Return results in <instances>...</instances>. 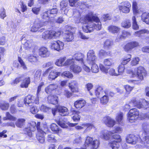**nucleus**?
<instances>
[{
	"mask_svg": "<svg viewBox=\"0 0 149 149\" xmlns=\"http://www.w3.org/2000/svg\"><path fill=\"white\" fill-rule=\"evenodd\" d=\"M108 73L111 76H118L119 75L118 73L116 72L115 70L113 68H109Z\"/></svg>",
	"mask_w": 149,
	"mask_h": 149,
	"instance_id": "obj_63",
	"label": "nucleus"
},
{
	"mask_svg": "<svg viewBox=\"0 0 149 149\" xmlns=\"http://www.w3.org/2000/svg\"><path fill=\"white\" fill-rule=\"evenodd\" d=\"M132 56L130 54H127L122 58L120 61V64L123 65H126L130 61Z\"/></svg>",
	"mask_w": 149,
	"mask_h": 149,
	"instance_id": "obj_28",
	"label": "nucleus"
},
{
	"mask_svg": "<svg viewBox=\"0 0 149 149\" xmlns=\"http://www.w3.org/2000/svg\"><path fill=\"white\" fill-rule=\"evenodd\" d=\"M118 71L119 75L122 74L124 71L125 67L124 66L121 64L120 65L118 68Z\"/></svg>",
	"mask_w": 149,
	"mask_h": 149,
	"instance_id": "obj_61",
	"label": "nucleus"
},
{
	"mask_svg": "<svg viewBox=\"0 0 149 149\" xmlns=\"http://www.w3.org/2000/svg\"><path fill=\"white\" fill-rule=\"evenodd\" d=\"M59 114L62 116L67 115L68 114V109L64 107L58 105L57 107Z\"/></svg>",
	"mask_w": 149,
	"mask_h": 149,
	"instance_id": "obj_18",
	"label": "nucleus"
},
{
	"mask_svg": "<svg viewBox=\"0 0 149 149\" xmlns=\"http://www.w3.org/2000/svg\"><path fill=\"white\" fill-rule=\"evenodd\" d=\"M144 33L149 34V31L146 29L142 30L136 32L134 33V35L136 36L140 37Z\"/></svg>",
	"mask_w": 149,
	"mask_h": 149,
	"instance_id": "obj_42",
	"label": "nucleus"
},
{
	"mask_svg": "<svg viewBox=\"0 0 149 149\" xmlns=\"http://www.w3.org/2000/svg\"><path fill=\"white\" fill-rule=\"evenodd\" d=\"M142 128L145 133L147 134L149 133V125L148 124L143 123L142 125Z\"/></svg>",
	"mask_w": 149,
	"mask_h": 149,
	"instance_id": "obj_57",
	"label": "nucleus"
},
{
	"mask_svg": "<svg viewBox=\"0 0 149 149\" xmlns=\"http://www.w3.org/2000/svg\"><path fill=\"white\" fill-rule=\"evenodd\" d=\"M6 117H4L3 118V119L4 120H6L7 119V118L8 119L13 120L15 121L16 120V118L12 116L9 112H7L6 113Z\"/></svg>",
	"mask_w": 149,
	"mask_h": 149,
	"instance_id": "obj_58",
	"label": "nucleus"
},
{
	"mask_svg": "<svg viewBox=\"0 0 149 149\" xmlns=\"http://www.w3.org/2000/svg\"><path fill=\"white\" fill-rule=\"evenodd\" d=\"M82 125L84 126L85 127H87V129L90 130L93 128H95V127L92 124L86 123L83 124H82Z\"/></svg>",
	"mask_w": 149,
	"mask_h": 149,
	"instance_id": "obj_62",
	"label": "nucleus"
},
{
	"mask_svg": "<svg viewBox=\"0 0 149 149\" xmlns=\"http://www.w3.org/2000/svg\"><path fill=\"white\" fill-rule=\"evenodd\" d=\"M44 131L39 130L36 134V138L38 140L40 143H43L45 141L44 134L48 130L47 128L44 129Z\"/></svg>",
	"mask_w": 149,
	"mask_h": 149,
	"instance_id": "obj_15",
	"label": "nucleus"
},
{
	"mask_svg": "<svg viewBox=\"0 0 149 149\" xmlns=\"http://www.w3.org/2000/svg\"><path fill=\"white\" fill-rule=\"evenodd\" d=\"M131 74L132 77H136L139 80L142 81L144 77L146 76L147 72L143 67L140 66L135 68Z\"/></svg>",
	"mask_w": 149,
	"mask_h": 149,
	"instance_id": "obj_2",
	"label": "nucleus"
},
{
	"mask_svg": "<svg viewBox=\"0 0 149 149\" xmlns=\"http://www.w3.org/2000/svg\"><path fill=\"white\" fill-rule=\"evenodd\" d=\"M137 102H140L137 103L138 104H140L141 107L139 109L142 108L147 110H149V103L148 102L146 101L144 99H141L140 100H137Z\"/></svg>",
	"mask_w": 149,
	"mask_h": 149,
	"instance_id": "obj_22",
	"label": "nucleus"
},
{
	"mask_svg": "<svg viewBox=\"0 0 149 149\" xmlns=\"http://www.w3.org/2000/svg\"><path fill=\"white\" fill-rule=\"evenodd\" d=\"M29 61L32 64H35L38 61L37 57L33 55H30L28 57Z\"/></svg>",
	"mask_w": 149,
	"mask_h": 149,
	"instance_id": "obj_40",
	"label": "nucleus"
},
{
	"mask_svg": "<svg viewBox=\"0 0 149 149\" xmlns=\"http://www.w3.org/2000/svg\"><path fill=\"white\" fill-rule=\"evenodd\" d=\"M50 128L52 130L56 132L60 131V129L58 128L57 125L55 123H52L50 125Z\"/></svg>",
	"mask_w": 149,
	"mask_h": 149,
	"instance_id": "obj_52",
	"label": "nucleus"
},
{
	"mask_svg": "<svg viewBox=\"0 0 149 149\" xmlns=\"http://www.w3.org/2000/svg\"><path fill=\"white\" fill-rule=\"evenodd\" d=\"M112 134L111 131L106 130H103L100 132V136L105 140H108L110 139Z\"/></svg>",
	"mask_w": 149,
	"mask_h": 149,
	"instance_id": "obj_14",
	"label": "nucleus"
},
{
	"mask_svg": "<svg viewBox=\"0 0 149 149\" xmlns=\"http://www.w3.org/2000/svg\"><path fill=\"white\" fill-rule=\"evenodd\" d=\"M47 140L48 141L52 142H56L57 141L53 134L48 135L47 137Z\"/></svg>",
	"mask_w": 149,
	"mask_h": 149,
	"instance_id": "obj_49",
	"label": "nucleus"
},
{
	"mask_svg": "<svg viewBox=\"0 0 149 149\" xmlns=\"http://www.w3.org/2000/svg\"><path fill=\"white\" fill-rule=\"evenodd\" d=\"M73 58L76 60L78 61H80L83 62V58L84 57V55L80 53H75L72 57Z\"/></svg>",
	"mask_w": 149,
	"mask_h": 149,
	"instance_id": "obj_32",
	"label": "nucleus"
},
{
	"mask_svg": "<svg viewBox=\"0 0 149 149\" xmlns=\"http://www.w3.org/2000/svg\"><path fill=\"white\" fill-rule=\"evenodd\" d=\"M58 12V10L56 8H53L43 13L42 15L43 19H46L47 17H52L55 16Z\"/></svg>",
	"mask_w": 149,
	"mask_h": 149,
	"instance_id": "obj_9",
	"label": "nucleus"
},
{
	"mask_svg": "<svg viewBox=\"0 0 149 149\" xmlns=\"http://www.w3.org/2000/svg\"><path fill=\"white\" fill-rule=\"evenodd\" d=\"M99 144V141L98 140L96 139L93 141L92 138L87 136L86 138L84 144L86 147L81 148H86V149L87 147L92 146L93 149H95L98 147Z\"/></svg>",
	"mask_w": 149,
	"mask_h": 149,
	"instance_id": "obj_3",
	"label": "nucleus"
},
{
	"mask_svg": "<svg viewBox=\"0 0 149 149\" xmlns=\"http://www.w3.org/2000/svg\"><path fill=\"white\" fill-rule=\"evenodd\" d=\"M131 7L130 3L127 1L123 2L121 3L120 5L118 6L119 10L125 13H129L130 11Z\"/></svg>",
	"mask_w": 149,
	"mask_h": 149,
	"instance_id": "obj_8",
	"label": "nucleus"
},
{
	"mask_svg": "<svg viewBox=\"0 0 149 149\" xmlns=\"http://www.w3.org/2000/svg\"><path fill=\"white\" fill-rule=\"evenodd\" d=\"M95 19V21L98 20L97 16H95L92 12L89 13L84 17L80 18L79 22L83 24H86L87 22H93V19Z\"/></svg>",
	"mask_w": 149,
	"mask_h": 149,
	"instance_id": "obj_5",
	"label": "nucleus"
},
{
	"mask_svg": "<svg viewBox=\"0 0 149 149\" xmlns=\"http://www.w3.org/2000/svg\"><path fill=\"white\" fill-rule=\"evenodd\" d=\"M75 63V60L72 58L67 59L64 63V66L72 65Z\"/></svg>",
	"mask_w": 149,
	"mask_h": 149,
	"instance_id": "obj_39",
	"label": "nucleus"
},
{
	"mask_svg": "<svg viewBox=\"0 0 149 149\" xmlns=\"http://www.w3.org/2000/svg\"><path fill=\"white\" fill-rule=\"evenodd\" d=\"M143 141L141 142L143 148L149 149V136H145L143 139Z\"/></svg>",
	"mask_w": 149,
	"mask_h": 149,
	"instance_id": "obj_30",
	"label": "nucleus"
},
{
	"mask_svg": "<svg viewBox=\"0 0 149 149\" xmlns=\"http://www.w3.org/2000/svg\"><path fill=\"white\" fill-rule=\"evenodd\" d=\"M99 67L101 71L105 74L108 73L109 68L103 65L100 64L99 65Z\"/></svg>",
	"mask_w": 149,
	"mask_h": 149,
	"instance_id": "obj_46",
	"label": "nucleus"
},
{
	"mask_svg": "<svg viewBox=\"0 0 149 149\" xmlns=\"http://www.w3.org/2000/svg\"><path fill=\"white\" fill-rule=\"evenodd\" d=\"M131 24L129 20L126 19L123 21L121 24V26L125 28H128L131 26Z\"/></svg>",
	"mask_w": 149,
	"mask_h": 149,
	"instance_id": "obj_41",
	"label": "nucleus"
},
{
	"mask_svg": "<svg viewBox=\"0 0 149 149\" xmlns=\"http://www.w3.org/2000/svg\"><path fill=\"white\" fill-rule=\"evenodd\" d=\"M97 17L98 19V20L97 21H95V19H93V22H95V24L93 25V26L94 29H95L97 30H99L101 29V24L98 18Z\"/></svg>",
	"mask_w": 149,
	"mask_h": 149,
	"instance_id": "obj_35",
	"label": "nucleus"
},
{
	"mask_svg": "<svg viewBox=\"0 0 149 149\" xmlns=\"http://www.w3.org/2000/svg\"><path fill=\"white\" fill-rule=\"evenodd\" d=\"M91 71L92 72L97 73L99 71V68L98 65L95 63H91Z\"/></svg>",
	"mask_w": 149,
	"mask_h": 149,
	"instance_id": "obj_43",
	"label": "nucleus"
},
{
	"mask_svg": "<svg viewBox=\"0 0 149 149\" xmlns=\"http://www.w3.org/2000/svg\"><path fill=\"white\" fill-rule=\"evenodd\" d=\"M108 100L109 98L108 96L105 94L100 99V102L103 104H106L108 102Z\"/></svg>",
	"mask_w": 149,
	"mask_h": 149,
	"instance_id": "obj_53",
	"label": "nucleus"
},
{
	"mask_svg": "<svg viewBox=\"0 0 149 149\" xmlns=\"http://www.w3.org/2000/svg\"><path fill=\"white\" fill-rule=\"evenodd\" d=\"M74 30V29L71 27H68V29L67 30L68 32L65 34L64 37V39L66 41L70 42L73 39Z\"/></svg>",
	"mask_w": 149,
	"mask_h": 149,
	"instance_id": "obj_12",
	"label": "nucleus"
},
{
	"mask_svg": "<svg viewBox=\"0 0 149 149\" xmlns=\"http://www.w3.org/2000/svg\"><path fill=\"white\" fill-rule=\"evenodd\" d=\"M75 139L74 140L73 143L74 144H78L81 142L82 139L81 136L79 135H75Z\"/></svg>",
	"mask_w": 149,
	"mask_h": 149,
	"instance_id": "obj_59",
	"label": "nucleus"
},
{
	"mask_svg": "<svg viewBox=\"0 0 149 149\" xmlns=\"http://www.w3.org/2000/svg\"><path fill=\"white\" fill-rule=\"evenodd\" d=\"M109 144L110 147L112 149H118L119 147L118 143L116 141L111 142L109 143Z\"/></svg>",
	"mask_w": 149,
	"mask_h": 149,
	"instance_id": "obj_56",
	"label": "nucleus"
},
{
	"mask_svg": "<svg viewBox=\"0 0 149 149\" xmlns=\"http://www.w3.org/2000/svg\"><path fill=\"white\" fill-rule=\"evenodd\" d=\"M22 40V42L24 45V47L26 49H29L33 47V42L32 40Z\"/></svg>",
	"mask_w": 149,
	"mask_h": 149,
	"instance_id": "obj_23",
	"label": "nucleus"
},
{
	"mask_svg": "<svg viewBox=\"0 0 149 149\" xmlns=\"http://www.w3.org/2000/svg\"><path fill=\"white\" fill-rule=\"evenodd\" d=\"M32 123V125H33V127H36L37 128V129L38 130V132L39 130L40 131H44V129H46V128H47V127H46V126L43 129H40V123L39 122H37V123H36L35 122H33Z\"/></svg>",
	"mask_w": 149,
	"mask_h": 149,
	"instance_id": "obj_48",
	"label": "nucleus"
},
{
	"mask_svg": "<svg viewBox=\"0 0 149 149\" xmlns=\"http://www.w3.org/2000/svg\"><path fill=\"white\" fill-rule=\"evenodd\" d=\"M113 44V42L111 40L107 39L106 40L104 43V47L109 48Z\"/></svg>",
	"mask_w": 149,
	"mask_h": 149,
	"instance_id": "obj_54",
	"label": "nucleus"
},
{
	"mask_svg": "<svg viewBox=\"0 0 149 149\" xmlns=\"http://www.w3.org/2000/svg\"><path fill=\"white\" fill-rule=\"evenodd\" d=\"M70 68L71 70L75 73H78L81 71V68L80 66L74 64L71 65Z\"/></svg>",
	"mask_w": 149,
	"mask_h": 149,
	"instance_id": "obj_29",
	"label": "nucleus"
},
{
	"mask_svg": "<svg viewBox=\"0 0 149 149\" xmlns=\"http://www.w3.org/2000/svg\"><path fill=\"white\" fill-rule=\"evenodd\" d=\"M66 59V57H65L60 58L56 60L55 64L58 66H65L63 65Z\"/></svg>",
	"mask_w": 149,
	"mask_h": 149,
	"instance_id": "obj_34",
	"label": "nucleus"
},
{
	"mask_svg": "<svg viewBox=\"0 0 149 149\" xmlns=\"http://www.w3.org/2000/svg\"><path fill=\"white\" fill-rule=\"evenodd\" d=\"M25 120V119L23 118L18 119L15 122V125L17 127L21 128L24 125Z\"/></svg>",
	"mask_w": 149,
	"mask_h": 149,
	"instance_id": "obj_38",
	"label": "nucleus"
},
{
	"mask_svg": "<svg viewBox=\"0 0 149 149\" xmlns=\"http://www.w3.org/2000/svg\"><path fill=\"white\" fill-rule=\"evenodd\" d=\"M132 20L133 29L134 30L138 29L139 28V26L137 24L135 16H134L132 17Z\"/></svg>",
	"mask_w": 149,
	"mask_h": 149,
	"instance_id": "obj_50",
	"label": "nucleus"
},
{
	"mask_svg": "<svg viewBox=\"0 0 149 149\" xmlns=\"http://www.w3.org/2000/svg\"><path fill=\"white\" fill-rule=\"evenodd\" d=\"M39 97L37 96L36 98L34 96L31 95H28L25 97L24 100V103L27 106H31L33 103L36 104L39 103Z\"/></svg>",
	"mask_w": 149,
	"mask_h": 149,
	"instance_id": "obj_4",
	"label": "nucleus"
},
{
	"mask_svg": "<svg viewBox=\"0 0 149 149\" xmlns=\"http://www.w3.org/2000/svg\"><path fill=\"white\" fill-rule=\"evenodd\" d=\"M123 114L122 112H120L117 114L116 119L118 124H121L123 123Z\"/></svg>",
	"mask_w": 149,
	"mask_h": 149,
	"instance_id": "obj_37",
	"label": "nucleus"
},
{
	"mask_svg": "<svg viewBox=\"0 0 149 149\" xmlns=\"http://www.w3.org/2000/svg\"><path fill=\"white\" fill-rule=\"evenodd\" d=\"M104 63L105 66H110L113 64V61L110 58L105 59L104 61Z\"/></svg>",
	"mask_w": 149,
	"mask_h": 149,
	"instance_id": "obj_55",
	"label": "nucleus"
},
{
	"mask_svg": "<svg viewBox=\"0 0 149 149\" xmlns=\"http://www.w3.org/2000/svg\"><path fill=\"white\" fill-rule=\"evenodd\" d=\"M107 55H108L107 53L103 50H100L99 52L98 56L102 58Z\"/></svg>",
	"mask_w": 149,
	"mask_h": 149,
	"instance_id": "obj_64",
	"label": "nucleus"
},
{
	"mask_svg": "<svg viewBox=\"0 0 149 149\" xmlns=\"http://www.w3.org/2000/svg\"><path fill=\"white\" fill-rule=\"evenodd\" d=\"M138 102H137V100H136L135 98H134L128 104H126L125 105V107L126 109H129L130 107L135 106L138 108H140L141 106L140 104H138Z\"/></svg>",
	"mask_w": 149,
	"mask_h": 149,
	"instance_id": "obj_20",
	"label": "nucleus"
},
{
	"mask_svg": "<svg viewBox=\"0 0 149 149\" xmlns=\"http://www.w3.org/2000/svg\"><path fill=\"white\" fill-rule=\"evenodd\" d=\"M86 103V101L84 100H78L75 102L74 105L77 108H81L85 105Z\"/></svg>",
	"mask_w": 149,
	"mask_h": 149,
	"instance_id": "obj_27",
	"label": "nucleus"
},
{
	"mask_svg": "<svg viewBox=\"0 0 149 149\" xmlns=\"http://www.w3.org/2000/svg\"><path fill=\"white\" fill-rule=\"evenodd\" d=\"M60 74V72H56V71H52L50 73L49 76V79L50 81L54 80Z\"/></svg>",
	"mask_w": 149,
	"mask_h": 149,
	"instance_id": "obj_31",
	"label": "nucleus"
},
{
	"mask_svg": "<svg viewBox=\"0 0 149 149\" xmlns=\"http://www.w3.org/2000/svg\"><path fill=\"white\" fill-rule=\"evenodd\" d=\"M106 91H104L102 88L101 87H99L97 88L95 91V94L96 96L99 97L104 94H106Z\"/></svg>",
	"mask_w": 149,
	"mask_h": 149,
	"instance_id": "obj_33",
	"label": "nucleus"
},
{
	"mask_svg": "<svg viewBox=\"0 0 149 149\" xmlns=\"http://www.w3.org/2000/svg\"><path fill=\"white\" fill-rule=\"evenodd\" d=\"M58 97L55 95H49L47 97V100L50 103L56 104L58 102Z\"/></svg>",
	"mask_w": 149,
	"mask_h": 149,
	"instance_id": "obj_26",
	"label": "nucleus"
},
{
	"mask_svg": "<svg viewBox=\"0 0 149 149\" xmlns=\"http://www.w3.org/2000/svg\"><path fill=\"white\" fill-rule=\"evenodd\" d=\"M123 131V129L122 127H115L114 129L111 131L113 134L116 133H120Z\"/></svg>",
	"mask_w": 149,
	"mask_h": 149,
	"instance_id": "obj_60",
	"label": "nucleus"
},
{
	"mask_svg": "<svg viewBox=\"0 0 149 149\" xmlns=\"http://www.w3.org/2000/svg\"><path fill=\"white\" fill-rule=\"evenodd\" d=\"M58 88L56 84H50L45 88V91L47 94H49Z\"/></svg>",
	"mask_w": 149,
	"mask_h": 149,
	"instance_id": "obj_25",
	"label": "nucleus"
},
{
	"mask_svg": "<svg viewBox=\"0 0 149 149\" xmlns=\"http://www.w3.org/2000/svg\"><path fill=\"white\" fill-rule=\"evenodd\" d=\"M139 46V44L138 42L136 41H132L127 43L124 46V49L125 51H129Z\"/></svg>",
	"mask_w": 149,
	"mask_h": 149,
	"instance_id": "obj_13",
	"label": "nucleus"
},
{
	"mask_svg": "<svg viewBox=\"0 0 149 149\" xmlns=\"http://www.w3.org/2000/svg\"><path fill=\"white\" fill-rule=\"evenodd\" d=\"M63 33V32L61 31H46L42 33V38L45 40L57 39L62 35Z\"/></svg>",
	"mask_w": 149,
	"mask_h": 149,
	"instance_id": "obj_1",
	"label": "nucleus"
},
{
	"mask_svg": "<svg viewBox=\"0 0 149 149\" xmlns=\"http://www.w3.org/2000/svg\"><path fill=\"white\" fill-rule=\"evenodd\" d=\"M120 29V28L119 27L113 25H110L108 27V30L109 32L113 34L118 33Z\"/></svg>",
	"mask_w": 149,
	"mask_h": 149,
	"instance_id": "obj_19",
	"label": "nucleus"
},
{
	"mask_svg": "<svg viewBox=\"0 0 149 149\" xmlns=\"http://www.w3.org/2000/svg\"><path fill=\"white\" fill-rule=\"evenodd\" d=\"M87 56V61L89 64L95 63L97 59L95 52L93 50H91L88 51Z\"/></svg>",
	"mask_w": 149,
	"mask_h": 149,
	"instance_id": "obj_11",
	"label": "nucleus"
},
{
	"mask_svg": "<svg viewBox=\"0 0 149 149\" xmlns=\"http://www.w3.org/2000/svg\"><path fill=\"white\" fill-rule=\"evenodd\" d=\"M103 120L105 125L109 127H112L116 123L114 120L109 116L104 117Z\"/></svg>",
	"mask_w": 149,
	"mask_h": 149,
	"instance_id": "obj_17",
	"label": "nucleus"
},
{
	"mask_svg": "<svg viewBox=\"0 0 149 149\" xmlns=\"http://www.w3.org/2000/svg\"><path fill=\"white\" fill-rule=\"evenodd\" d=\"M61 76L63 77H66L68 78H72L73 77L72 74L69 71H65L61 74Z\"/></svg>",
	"mask_w": 149,
	"mask_h": 149,
	"instance_id": "obj_47",
	"label": "nucleus"
},
{
	"mask_svg": "<svg viewBox=\"0 0 149 149\" xmlns=\"http://www.w3.org/2000/svg\"><path fill=\"white\" fill-rule=\"evenodd\" d=\"M39 55L42 57H47L49 56L50 52L47 47H42L39 49Z\"/></svg>",
	"mask_w": 149,
	"mask_h": 149,
	"instance_id": "obj_16",
	"label": "nucleus"
},
{
	"mask_svg": "<svg viewBox=\"0 0 149 149\" xmlns=\"http://www.w3.org/2000/svg\"><path fill=\"white\" fill-rule=\"evenodd\" d=\"M138 140V138L133 134L130 135L126 139L127 143L132 144H136Z\"/></svg>",
	"mask_w": 149,
	"mask_h": 149,
	"instance_id": "obj_21",
	"label": "nucleus"
},
{
	"mask_svg": "<svg viewBox=\"0 0 149 149\" xmlns=\"http://www.w3.org/2000/svg\"><path fill=\"white\" fill-rule=\"evenodd\" d=\"M9 107V104L5 101H2L0 103V107L3 110L8 109Z\"/></svg>",
	"mask_w": 149,
	"mask_h": 149,
	"instance_id": "obj_45",
	"label": "nucleus"
},
{
	"mask_svg": "<svg viewBox=\"0 0 149 149\" xmlns=\"http://www.w3.org/2000/svg\"><path fill=\"white\" fill-rule=\"evenodd\" d=\"M139 58L137 56H136L132 58L131 62V65L132 66L136 65L139 63Z\"/></svg>",
	"mask_w": 149,
	"mask_h": 149,
	"instance_id": "obj_51",
	"label": "nucleus"
},
{
	"mask_svg": "<svg viewBox=\"0 0 149 149\" xmlns=\"http://www.w3.org/2000/svg\"><path fill=\"white\" fill-rule=\"evenodd\" d=\"M64 44L63 42L59 40L53 41L51 44L50 48L52 49L59 52L64 48Z\"/></svg>",
	"mask_w": 149,
	"mask_h": 149,
	"instance_id": "obj_6",
	"label": "nucleus"
},
{
	"mask_svg": "<svg viewBox=\"0 0 149 149\" xmlns=\"http://www.w3.org/2000/svg\"><path fill=\"white\" fill-rule=\"evenodd\" d=\"M139 115V111L136 109H131L127 114L128 119L130 122H133Z\"/></svg>",
	"mask_w": 149,
	"mask_h": 149,
	"instance_id": "obj_7",
	"label": "nucleus"
},
{
	"mask_svg": "<svg viewBox=\"0 0 149 149\" xmlns=\"http://www.w3.org/2000/svg\"><path fill=\"white\" fill-rule=\"evenodd\" d=\"M30 83V79L29 77L26 78L23 81V82L21 85V86L22 88H26L28 87L29 84Z\"/></svg>",
	"mask_w": 149,
	"mask_h": 149,
	"instance_id": "obj_44",
	"label": "nucleus"
},
{
	"mask_svg": "<svg viewBox=\"0 0 149 149\" xmlns=\"http://www.w3.org/2000/svg\"><path fill=\"white\" fill-rule=\"evenodd\" d=\"M48 23L47 21L42 22L39 20H36L35 22L33 25L31 27V31L33 32H36L41 27L47 25Z\"/></svg>",
	"mask_w": 149,
	"mask_h": 149,
	"instance_id": "obj_10",
	"label": "nucleus"
},
{
	"mask_svg": "<svg viewBox=\"0 0 149 149\" xmlns=\"http://www.w3.org/2000/svg\"><path fill=\"white\" fill-rule=\"evenodd\" d=\"M78 84L75 81H72L69 83V87L72 92H78V89L77 87Z\"/></svg>",
	"mask_w": 149,
	"mask_h": 149,
	"instance_id": "obj_24",
	"label": "nucleus"
},
{
	"mask_svg": "<svg viewBox=\"0 0 149 149\" xmlns=\"http://www.w3.org/2000/svg\"><path fill=\"white\" fill-rule=\"evenodd\" d=\"M141 19L146 24H149V13H144L141 16Z\"/></svg>",
	"mask_w": 149,
	"mask_h": 149,
	"instance_id": "obj_36",
	"label": "nucleus"
}]
</instances>
